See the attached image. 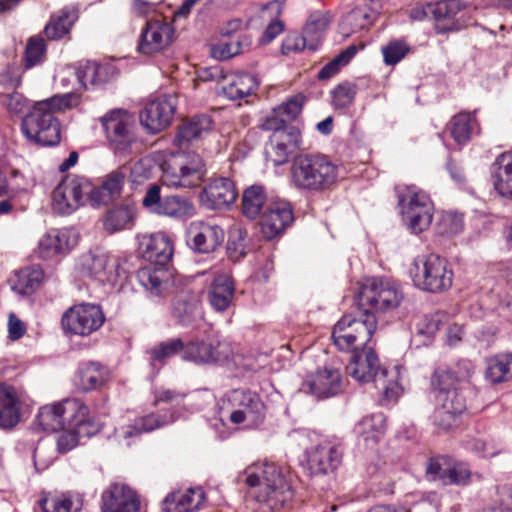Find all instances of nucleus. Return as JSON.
Segmentation results:
<instances>
[{
    "label": "nucleus",
    "mask_w": 512,
    "mask_h": 512,
    "mask_svg": "<svg viewBox=\"0 0 512 512\" xmlns=\"http://www.w3.org/2000/svg\"><path fill=\"white\" fill-rule=\"evenodd\" d=\"M378 321L368 316L364 321H354L351 315H343L334 325L331 338L339 351L351 353L346 372L358 382L375 381L387 400L395 399L399 385L386 381L387 371L381 369L379 358L372 344Z\"/></svg>",
    "instance_id": "obj_1"
},
{
    "label": "nucleus",
    "mask_w": 512,
    "mask_h": 512,
    "mask_svg": "<svg viewBox=\"0 0 512 512\" xmlns=\"http://www.w3.org/2000/svg\"><path fill=\"white\" fill-rule=\"evenodd\" d=\"M79 104L80 97L73 93L54 95L36 102L22 120L23 134L29 141L41 146L58 145L61 141V124L54 114Z\"/></svg>",
    "instance_id": "obj_2"
},
{
    "label": "nucleus",
    "mask_w": 512,
    "mask_h": 512,
    "mask_svg": "<svg viewBox=\"0 0 512 512\" xmlns=\"http://www.w3.org/2000/svg\"><path fill=\"white\" fill-rule=\"evenodd\" d=\"M245 475V484L249 487L247 495L261 507L280 511L291 505L294 491L276 464H254L245 470Z\"/></svg>",
    "instance_id": "obj_3"
},
{
    "label": "nucleus",
    "mask_w": 512,
    "mask_h": 512,
    "mask_svg": "<svg viewBox=\"0 0 512 512\" xmlns=\"http://www.w3.org/2000/svg\"><path fill=\"white\" fill-rule=\"evenodd\" d=\"M338 166L326 155L303 154L290 166V182L298 191L321 194L333 189L338 181Z\"/></svg>",
    "instance_id": "obj_4"
},
{
    "label": "nucleus",
    "mask_w": 512,
    "mask_h": 512,
    "mask_svg": "<svg viewBox=\"0 0 512 512\" xmlns=\"http://www.w3.org/2000/svg\"><path fill=\"white\" fill-rule=\"evenodd\" d=\"M404 296L401 289L390 279L384 277L366 278L358 293V312L351 315L354 321H364L368 316L385 313L399 307Z\"/></svg>",
    "instance_id": "obj_5"
},
{
    "label": "nucleus",
    "mask_w": 512,
    "mask_h": 512,
    "mask_svg": "<svg viewBox=\"0 0 512 512\" xmlns=\"http://www.w3.org/2000/svg\"><path fill=\"white\" fill-rule=\"evenodd\" d=\"M399 214L402 222L412 234L419 235L428 230L433 215L434 204L427 193L416 186L397 189Z\"/></svg>",
    "instance_id": "obj_6"
},
{
    "label": "nucleus",
    "mask_w": 512,
    "mask_h": 512,
    "mask_svg": "<svg viewBox=\"0 0 512 512\" xmlns=\"http://www.w3.org/2000/svg\"><path fill=\"white\" fill-rule=\"evenodd\" d=\"M410 274L417 288L430 293L449 290L454 278V272L448 260L434 253L416 257Z\"/></svg>",
    "instance_id": "obj_7"
},
{
    "label": "nucleus",
    "mask_w": 512,
    "mask_h": 512,
    "mask_svg": "<svg viewBox=\"0 0 512 512\" xmlns=\"http://www.w3.org/2000/svg\"><path fill=\"white\" fill-rule=\"evenodd\" d=\"M206 174V166L197 153L179 152L165 162L162 182L173 188L198 187Z\"/></svg>",
    "instance_id": "obj_8"
},
{
    "label": "nucleus",
    "mask_w": 512,
    "mask_h": 512,
    "mask_svg": "<svg viewBox=\"0 0 512 512\" xmlns=\"http://www.w3.org/2000/svg\"><path fill=\"white\" fill-rule=\"evenodd\" d=\"M475 366L468 359H461L453 366H439L430 376V388L437 400L464 395L463 390L470 384Z\"/></svg>",
    "instance_id": "obj_9"
},
{
    "label": "nucleus",
    "mask_w": 512,
    "mask_h": 512,
    "mask_svg": "<svg viewBox=\"0 0 512 512\" xmlns=\"http://www.w3.org/2000/svg\"><path fill=\"white\" fill-rule=\"evenodd\" d=\"M93 183L80 175H67L52 192V209L70 215L87 200L92 203Z\"/></svg>",
    "instance_id": "obj_10"
},
{
    "label": "nucleus",
    "mask_w": 512,
    "mask_h": 512,
    "mask_svg": "<svg viewBox=\"0 0 512 512\" xmlns=\"http://www.w3.org/2000/svg\"><path fill=\"white\" fill-rule=\"evenodd\" d=\"M105 319L100 305L82 302L64 311L60 325L65 335L87 337L98 331Z\"/></svg>",
    "instance_id": "obj_11"
},
{
    "label": "nucleus",
    "mask_w": 512,
    "mask_h": 512,
    "mask_svg": "<svg viewBox=\"0 0 512 512\" xmlns=\"http://www.w3.org/2000/svg\"><path fill=\"white\" fill-rule=\"evenodd\" d=\"M232 344L224 339L208 337L185 343L182 360L198 366H223L233 358Z\"/></svg>",
    "instance_id": "obj_12"
},
{
    "label": "nucleus",
    "mask_w": 512,
    "mask_h": 512,
    "mask_svg": "<svg viewBox=\"0 0 512 512\" xmlns=\"http://www.w3.org/2000/svg\"><path fill=\"white\" fill-rule=\"evenodd\" d=\"M463 8L459 0L428 2L414 7L411 10V17L417 21L432 20L437 34L456 32L462 27L457 15Z\"/></svg>",
    "instance_id": "obj_13"
},
{
    "label": "nucleus",
    "mask_w": 512,
    "mask_h": 512,
    "mask_svg": "<svg viewBox=\"0 0 512 512\" xmlns=\"http://www.w3.org/2000/svg\"><path fill=\"white\" fill-rule=\"evenodd\" d=\"M343 444L336 439H321L305 452L304 469L310 476H323L335 472L341 465Z\"/></svg>",
    "instance_id": "obj_14"
},
{
    "label": "nucleus",
    "mask_w": 512,
    "mask_h": 512,
    "mask_svg": "<svg viewBox=\"0 0 512 512\" xmlns=\"http://www.w3.org/2000/svg\"><path fill=\"white\" fill-rule=\"evenodd\" d=\"M100 122L114 153L130 154L135 142L133 116L127 110L114 109L101 117Z\"/></svg>",
    "instance_id": "obj_15"
},
{
    "label": "nucleus",
    "mask_w": 512,
    "mask_h": 512,
    "mask_svg": "<svg viewBox=\"0 0 512 512\" xmlns=\"http://www.w3.org/2000/svg\"><path fill=\"white\" fill-rule=\"evenodd\" d=\"M229 402L233 408L229 416L231 423L258 427L264 422L265 404L256 392L248 389L234 390L229 396Z\"/></svg>",
    "instance_id": "obj_16"
},
{
    "label": "nucleus",
    "mask_w": 512,
    "mask_h": 512,
    "mask_svg": "<svg viewBox=\"0 0 512 512\" xmlns=\"http://www.w3.org/2000/svg\"><path fill=\"white\" fill-rule=\"evenodd\" d=\"M176 98L161 95L150 100L140 112L141 124L151 133L156 134L167 128L175 114Z\"/></svg>",
    "instance_id": "obj_17"
},
{
    "label": "nucleus",
    "mask_w": 512,
    "mask_h": 512,
    "mask_svg": "<svg viewBox=\"0 0 512 512\" xmlns=\"http://www.w3.org/2000/svg\"><path fill=\"white\" fill-rule=\"evenodd\" d=\"M294 221L293 208L285 200L270 201L260 219L262 236L273 240L281 236Z\"/></svg>",
    "instance_id": "obj_18"
},
{
    "label": "nucleus",
    "mask_w": 512,
    "mask_h": 512,
    "mask_svg": "<svg viewBox=\"0 0 512 512\" xmlns=\"http://www.w3.org/2000/svg\"><path fill=\"white\" fill-rule=\"evenodd\" d=\"M225 232L217 224L193 221L187 230V244L196 253L210 254L223 243Z\"/></svg>",
    "instance_id": "obj_19"
},
{
    "label": "nucleus",
    "mask_w": 512,
    "mask_h": 512,
    "mask_svg": "<svg viewBox=\"0 0 512 512\" xmlns=\"http://www.w3.org/2000/svg\"><path fill=\"white\" fill-rule=\"evenodd\" d=\"M100 508L101 512H139L140 499L128 485L112 483L102 492Z\"/></svg>",
    "instance_id": "obj_20"
},
{
    "label": "nucleus",
    "mask_w": 512,
    "mask_h": 512,
    "mask_svg": "<svg viewBox=\"0 0 512 512\" xmlns=\"http://www.w3.org/2000/svg\"><path fill=\"white\" fill-rule=\"evenodd\" d=\"M341 373L333 367H325L306 377L301 390L317 399H327L341 392Z\"/></svg>",
    "instance_id": "obj_21"
},
{
    "label": "nucleus",
    "mask_w": 512,
    "mask_h": 512,
    "mask_svg": "<svg viewBox=\"0 0 512 512\" xmlns=\"http://www.w3.org/2000/svg\"><path fill=\"white\" fill-rule=\"evenodd\" d=\"M238 196L234 181L228 177H215L205 185L200 201L208 209L217 210L232 205Z\"/></svg>",
    "instance_id": "obj_22"
},
{
    "label": "nucleus",
    "mask_w": 512,
    "mask_h": 512,
    "mask_svg": "<svg viewBox=\"0 0 512 512\" xmlns=\"http://www.w3.org/2000/svg\"><path fill=\"white\" fill-rule=\"evenodd\" d=\"M174 30L170 23L161 19H151L142 29L138 51L150 55L163 50L172 41Z\"/></svg>",
    "instance_id": "obj_23"
},
{
    "label": "nucleus",
    "mask_w": 512,
    "mask_h": 512,
    "mask_svg": "<svg viewBox=\"0 0 512 512\" xmlns=\"http://www.w3.org/2000/svg\"><path fill=\"white\" fill-rule=\"evenodd\" d=\"M432 414V422L435 427L444 432L453 431L462 424V417L467 412V401L464 395L455 394L453 398L438 400Z\"/></svg>",
    "instance_id": "obj_24"
},
{
    "label": "nucleus",
    "mask_w": 512,
    "mask_h": 512,
    "mask_svg": "<svg viewBox=\"0 0 512 512\" xmlns=\"http://www.w3.org/2000/svg\"><path fill=\"white\" fill-rule=\"evenodd\" d=\"M213 124L211 116L206 114L183 119L178 125L173 141L174 145L180 149L194 145L213 129Z\"/></svg>",
    "instance_id": "obj_25"
},
{
    "label": "nucleus",
    "mask_w": 512,
    "mask_h": 512,
    "mask_svg": "<svg viewBox=\"0 0 512 512\" xmlns=\"http://www.w3.org/2000/svg\"><path fill=\"white\" fill-rule=\"evenodd\" d=\"M140 247L147 261L160 266H165L171 260L174 251L172 240L163 232L144 236Z\"/></svg>",
    "instance_id": "obj_26"
},
{
    "label": "nucleus",
    "mask_w": 512,
    "mask_h": 512,
    "mask_svg": "<svg viewBox=\"0 0 512 512\" xmlns=\"http://www.w3.org/2000/svg\"><path fill=\"white\" fill-rule=\"evenodd\" d=\"M129 169L121 166L107 174L98 187L93 185L92 204L107 205L120 197Z\"/></svg>",
    "instance_id": "obj_27"
},
{
    "label": "nucleus",
    "mask_w": 512,
    "mask_h": 512,
    "mask_svg": "<svg viewBox=\"0 0 512 512\" xmlns=\"http://www.w3.org/2000/svg\"><path fill=\"white\" fill-rule=\"evenodd\" d=\"M201 300L192 291L178 293L172 302V316L181 326H190L201 318Z\"/></svg>",
    "instance_id": "obj_28"
},
{
    "label": "nucleus",
    "mask_w": 512,
    "mask_h": 512,
    "mask_svg": "<svg viewBox=\"0 0 512 512\" xmlns=\"http://www.w3.org/2000/svg\"><path fill=\"white\" fill-rule=\"evenodd\" d=\"M114 74L115 67L113 65L92 60L80 61L75 69L76 78L85 89L88 86H98L109 82Z\"/></svg>",
    "instance_id": "obj_29"
},
{
    "label": "nucleus",
    "mask_w": 512,
    "mask_h": 512,
    "mask_svg": "<svg viewBox=\"0 0 512 512\" xmlns=\"http://www.w3.org/2000/svg\"><path fill=\"white\" fill-rule=\"evenodd\" d=\"M221 90L230 100H240L253 94L258 88L256 77L249 73H229L221 77Z\"/></svg>",
    "instance_id": "obj_30"
},
{
    "label": "nucleus",
    "mask_w": 512,
    "mask_h": 512,
    "mask_svg": "<svg viewBox=\"0 0 512 512\" xmlns=\"http://www.w3.org/2000/svg\"><path fill=\"white\" fill-rule=\"evenodd\" d=\"M78 19L79 9L74 5L65 6L50 16L44 34L49 40H61L70 34Z\"/></svg>",
    "instance_id": "obj_31"
},
{
    "label": "nucleus",
    "mask_w": 512,
    "mask_h": 512,
    "mask_svg": "<svg viewBox=\"0 0 512 512\" xmlns=\"http://www.w3.org/2000/svg\"><path fill=\"white\" fill-rule=\"evenodd\" d=\"M115 263H110L109 257L102 254L86 255L81 262L80 273L84 277L98 280L99 282H112L116 278Z\"/></svg>",
    "instance_id": "obj_32"
},
{
    "label": "nucleus",
    "mask_w": 512,
    "mask_h": 512,
    "mask_svg": "<svg viewBox=\"0 0 512 512\" xmlns=\"http://www.w3.org/2000/svg\"><path fill=\"white\" fill-rule=\"evenodd\" d=\"M21 416V401L15 388L0 383V428L11 429L15 427Z\"/></svg>",
    "instance_id": "obj_33"
},
{
    "label": "nucleus",
    "mask_w": 512,
    "mask_h": 512,
    "mask_svg": "<svg viewBox=\"0 0 512 512\" xmlns=\"http://www.w3.org/2000/svg\"><path fill=\"white\" fill-rule=\"evenodd\" d=\"M476 112L461 111L450 119L447 129L458 145L467 144L474 134L480 133Z\"/></svg>",
    "instance_id": "obj_34"
},
{
    "label": "nucleus",
    "mask_w": 512,
    "mask_h": 512,
    "mask_svg": "<svg viewBox=\"0 0 512 512\" xmlns=\"http://www.w3.org/2000/svg\"><path fill=\"white\" fill-rule=\"evenodd\" d=\"M235 295V283L231 276L217 275L208 290V301L217 312L226 311L232 304Z\"/></svg>",
    "instance_id": "obj_35"
},
{
    "label": "nucleus",
    "mask_w": 512,
    "mask_h": 512,
    "mask_svg": "<svg viewBox=\"0 0 512 512\" xmlns=\"http://www.w3.org/2000/svg\"><path fill=\"white\" fill-rule=\"evenodd\" d=\"M495 191L504 198L512 199V152L500 154L491 166Z\"/></svg>",
    "instance_id": "obj_36"
},
{
    "label": "nucleus",
    "mask_w": 512,
    "mask_h": 512,
    "mask_svg": "<svg viewBox=\"0 0 512 512\" xmlns=\"http://www.w3.org/2000/svg\"><path fill=\"white\" fill-rule=\"evenodd\" d=\"M205 499L201 487L189 488L185 491H176L165 499V512H191L200 507Z\"/></svg>",
    "instance_id": "obj_37"
},
{
    "label": "nucleus",
    "mask_w": 512,
    "mask_h": 512,
    "mask_svg": "<svg viewBox=\"0 0 512 512\" xmlns=\"http://www.w3.org/2000/svg\"><path fill=\"white\" fill-rule=\"evenodd\" d=\"M108 379L109 371L106 366L88 362L79 368L75 383L79 390L89 392L101 388Z\"/></svg>",
    "instance_id": "obj_38"
},
{
    "label": "nucleus",
    "mask_w": 512,
    "mask_h": 512,
    "mask_svg": "<svg viewBox=\"0 0 512 512\" xmlns=\"http://www.w3.org/2000/svg\"><path fill=\"white\" fill-rule=\"evenodd\" d=\"M44 272L39 266H29L20 269L11 279L12 289L21 295H31L41 285Z\"/></svg>",
    "instance_id": "obj_39"
},
{
    "label": "nucleus",
    "mask_w": 512,
    "mask_h": 512,
    "mask_svg": "<svg viewBox=\"0 0 512 512\" xmlns=\"http://www.w3.org/2000/svg\"><path fill=\"white\" fill-rule=\"evenodd\" d=\"M512 378V353H499L486 359L485 379L499 384Z\"/></svg>",
    "instance_id": "obj_40"
},
{
    "label": "nucleus",
    "mask_w": 512,
    "mask_h": 512,
    "mask_svg": "<svg viewBox=\"0 0 512 512\" xmlns=\"http://www.w3.org/2000/svg\"><path fill=\"white\" fill-rule=\"evenodd\" d=\"M269 204L267 191L262 185H251L242 194V213L248 219H255Z\"/></svg>",
    "instance_id": "obj_41"
},
{
    "label": "nucleus",
    "mask_w": 512,
    "mask_h": 512,
    "mask_svg": "<svg viewBox=\"0 0 512 512\" xmlns=\"http://www.w3.org/2000/svg\"><path fill=\"white\" fill-rule=\"evenodd\" d=\"M135 220V209L129 204H121L110 208L104 217V228L111 232L130 229Z\"/></svg>",
    "instance_id": "obj_42"
},
{
    "label": "nucleus",
    "mask_w": 512,
    "mask_h": 512,
    "mask_svg": "<svg viewBox=\"0 0 512 512\" xmlns=\"http://www.w3.org/2000/svg\"><path fill=\"white\" fill-rule=\"evenodd\" d=\"M69 249V232L67 230L51 229L39 242V252L43 258L65 253Z\"/></svg>",
    "instance_id": "obj_43"
},
{
    "label": "nucleus",
    "mask_w": 512,
    "mask_h": 512,
    "mask_svg": "<svg viewBox=\"0 0 512 512\" xmlns=\"http://www.w3.org/2000/svg\"><path fill=\"white\" fill-rule=\"evenodd\" d=\"M331 23V15L329 11H315L310 14L303 30L305 35L310 38V50L317 49L322 36Z\"/></svg>",
    "instance_id": "obj_44"
},
{
    "label": "nucleus",
    "mask_w": 512,
    "mask_h": 512,
    "mask_svg": "<svg viewBox=\"0 0 512 512\" xmlns=\"http://www.w3.org/2000/svg\"><path fill=\"white\" fill-rule=\"evenodd\" d=\"M358 87L350 81L337 84L331 91V106L335 111L346 113L354 104Z\"/></svg>",
    "instance_id": "obj_45"
},
{
    "label": "nucleus",
    "mask_w": 512,
    "mask_h": 512,
    "mask_svg": "<svg viewBox=\"0 0 512 512\" xmlns=\"http://www.w3.org/2000/svg\"><path fill=\"white\" fill-rule=\"evenodd\" d=\"M194 212L195 207L189 197L168 195L163 198L162 207L158 215L181 218L192 216Z\"/></svg>",
    "instance_id": "obj_46"
},
{
    "label": "nucleus",
    "mask_w": 512,
    "mask_h": 512,
    "mask_svg": "<svg viewBox=\"0 0 512 512\" xmlns=\"http://www.w3.org/2000/svg\"><path fill=\"white\" fill-rule=\"evenodd\" d=\"M356 429L365 442L376 443L385 432V416L381 412L366 416L357 424Z\"/></svg>",
    "instance_id": "obj_47"
},
{
    "label": "nucleus",
    "mask_w": 512,
    "mask_h": 512,
    "mask_svg": "<svg viewBox=\"0 0 512 512\" xmlns=\"http://www.w3.org/2000/svg\"><path fill=\"white\" fill-rule=\"evenodd\" d=\"M60 405L54 403L41 407L36 415V423L45 432H56L64 428V418L59 409Z\"/></svg>",
    "instance_id": "obj_48"
},
{
    "label": "nucleus",
    "mask_w": 512,
    "mask_h": 512,
    "mask_svg": "<svg viewBox=\"0 0 512 512\" xmlns=\"http://www.w3.org/2000/svg\"><path fill=\"white\" fill-rule=\"evenodd\" d=\"M363 48L364 45H349L346 49L342 50L336 57H334L331 61L322 67V69L318 72V79L328 80L338 74L341 68L347 65L354 58L358 50Z\"/></svg>",
    "instance_id": "obj_49"
},
{
    "label": "nucleus",
    "mask_w": 512,
    "mask_h": 512,
    "mask_svg": "<svg viewBox=\"0 0 512 512\" xmlns=\"http://www.w3.org/2000/svg\"><path fill=\"white\" fill-rule=\"evenodd\" d=\"M59 409L64 418V426L74 428L89 413V408L81 400L76 398L65 399L59 402Z\"/></svg>",
    "instance_id": "obj_50"
},
{
    "label": "nucleus",
    "mask_w": 512,
    "mask_h": 512,
    "mask_svg": "<svg viewBox=\"0 0 512 512\" xmlns=\"http://www.w3.org/2000/svg\"><path fill=\"white\" fill-rule=\"evenodd\" d=\"M250 251L248 233L243 228H236L229 234L227 242V255L233 262H239Z\"/></svg>",
    "instance_id": "obj_51"
},
{
    "label": "nucleus",
    "mask_w": 512,
    "mask_h": 512,
    "mask_svg": "<svg viewBox=\"0 0 512 512\" xmlns=\"http://www.w3.org/2000/svg\"><path fill=\"white\" fill-rule=\"evenodd\" d=\"M251 38L248 35H239L227 42L220 43L212 48V55L218 60H227L243 52L249 47Z\"/></svg>",
    "instance_id": "obj_52"
},
{
    "label": "nucleus",
    "mask_w": 512,
    "mask_h": 512,
    "mask_svg": "<svg viewBox=\"0 0 512 512\" xmlns=\"http://www.w3.org/2000/svg\"><path fill=\"white\" fill-rule=\"evenodd\" d=\"M262 11L270 12L271 22L264 30L262 36V41L264 43H270L284 30V23L281 20H279V16L282 13V6L278 1L274 0L264 4L262 6Z\"/></svg>",
    "instance_id": "obj_53"
},
{
    "label": "nucleus",
    "mask_w": 512,
    "mask_h": 512,
    "mask_svg": "<svg viewBox=\"0 0 512 512\" xmlns=\"http://www.w3.org/2000/svg\"><path fill=\"white\" fill-rule=\"evenodd\" d=\"M185 343L180 338L169 339L160 342L150 350V357L153 362L163 364L167 359L177 355L184 354Z\"/></svg>",
    "instance_id": "obj_54"
},
{
    "label": "nucleus",
    "mask_w": 512,
    "mask_h": 512,
    "mask_svg": "<svg viewBox=\"0 0 512 512\" xmlns=\"http://www.w3.org/2000/svg\"><path fill=\"white\" fill-rule=\"evenodd\" d=\"M471 475V470L466 463L451 460L448 468L442 473V483L444 485L465 486L470 482Z\"/></svg>",
    "instance_id": "obj_55"
},
{
    "label": "nucleus",
    "mask_w": 512,
    "mask_h": 512,
    "mask_svg": "<svg viewBox=\"0 0 512 512\" xmlns=\"http://www.w3.org/2000/svg\"><path fill=\"white\" fill-rule=\"evenodd\" d=\"M464 229V214L454 211L442 212L437 223V231L443 236L452 237Z\"/></svg>",
    "instance_id": "obj_56"
},
{
    "label": "nucleus",
    "mask_w": 512,
    "mask_h": 512,
    "mask_svg": "<svg viewBox=\"0 0 512 512\" xmlns=\"http://www.w3.org/2000/svg\"><path fill=\"white\" fill-rule=\"evenodd\" d=\"M46 42L42 37L34 36L29 38L24 55L25 69L41 64L46 58Z\"/></svg>",
    "instance_id": "obj_57"
},
{
    "label": "nucleus",
    "mask_w": 512,
    "mask_h": 512,
    "mask_svg": "<svg viewBox=\"0 0 512 512\" xmlns=\"http://www.w3.org/2000/svg\"><path fill=\"white\" fill-rule=\"evenodd\" d=\"M43 512H72L73 500L68 494H49L39 501Z\"/></svg>",
    "instance_id": "obj_58"
},
{
    "label": "nucleus",
    "mask_w": 512,
    "mask_h": 512,
    "mask_svg": "<svg viewBox=\"0 0 512 512\" xmlns=\"http://www.w3.org/2000/svg\"><path fill=\"white\" fill-rule=\"evenodd\" d=\"M296 150L283 142H279L277 138H270L266 147V156L275 166H280L287 163L291 154Z\"/></svg>",
    "instance_id": "obj_59"
},
{
    "label": "nucleus",
    "mask_w": 512,
    "mask_h": 512,
    "mask_svg": "<svg viewBox=\"0 0 512 512\" xmlns=\"http://www.w3.org/2000/svg\"><path fill=\"white\" fill-rule=\"evenodd\" d=\"M410 51V46L403 39L391 40L382 47V54L386 65L399 63Z\"/></svg>",
    "instance_id": "obj_60"
},
{
    "label": "nucleus",
    "mask_w": 512,
    "mask_h": 512,
    "mask_svg": "<svg viewBox=\"0 0 512 512\" xmlns=\"http://www.w3.org/2000/svg\"><path fill=\"white\" fill-rule=\"evenodd\" d=\"M159 271L149 267H143L137 272L139 283L151 294L160 296L162 294V278Z\"/></svg>",
    "instance_id": "obj_61"
},
{
    "label": "nucleus",
    "mask_w": 512,
    "mask_h": 512,
    "mask_svg": "<svg viewBox=\"0 0 512 512\" xmlns=\"http://www.w3.org/2000/svg\"><path fill=\"white\" fill-rule=\"evenodd\" d=\"M305 101V95L298 93L276 107L275 111H277V113L280 114L286 122H290L295 120L301 114Z\"/></svg>",
    "instance_id": "obj_62"
},
{
    "label": "nucleus",
    "mask_w": 512,
    "mask_h": 512,
    "mask_svg": "<svg viewBox=\"0 0 512 512\" xmlns=\"http://www.w3.org/2000/svg\"><path fill=\"white\" fill-rule=\"evenodd\" d=\"M173 413H151L136 419L143 432H150L175 421Z\"/></svg>",
    "instance_id": "obj_63"
},
{
    "label": "nucleus",
    "mask_w": 512,
    "mask_h": 512,
    "mask_svg": "<svg viewBox=\"0 0 512 512\" xmlns=\"http://www.w3.org/2000/svg\"><path fill=\"white\" fill-rule=\"evenodd\" d=\"M440 324L438 315H423L415 322L414 330L417 335L429 339L439 330Z\"/></svg>",
    "instance_id": "obj_64"
}]
</instances>
